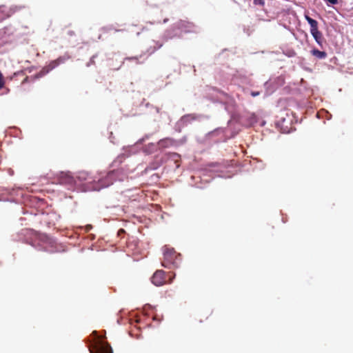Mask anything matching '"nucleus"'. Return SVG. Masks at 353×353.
Returning a JSON list of instances; mask_svg holds the SVG:
<instances>
[{
    "instance_id": "obj_1",
    "label": "nucleus",
    "mask_w": 353,
    "mask_h": 353,
    "mask_svg": "<svg viewBox=\"0 0 353 353\" xmlns=\"http://www.w3.org/2000/svg\"><path fill=\"white\" fill-rule=\"evenodd\" d=\"M122 172L120 169H113L101 176L98 181L93 183L88 181L89 174L85 171L72 173L70 171H59L52 172V183L65 186L68 190L77 192L100 191L108 188L114 181L120 180L119 174Z\"/></svg>"
},
{
    "instance_id": "obj_2",
    "label": "nucleus",
    "mask_w": 353,
    "mask_h": 353,
    "mask_svg": "<svg viewBox=\"0 0 353 353\" xmlns=\"http://www.w3.org/2000/svg\"><path fill=\"white\" fill-rule=\"evenodd\" d=\"M15 196H21L23 202L30 208V210H23V214H30L31 218H36L40 216H49V219H43L46 222L57 221L58 218H60V216L57 215L55 212H46L41 208L46 205L45 199L37 196L23 194L21 192V188H19L0 186V201L18 203L19 201L14 198Z\"/></svg>"
},
{
    "instance_id": "obj_3",
    "label": "nucleus",
    "mask_w": 353,
    "mask_h": 353,
    "mask_svg": "<svg viewBox=\"0 0 353 353\" xmlns=\"http://www.w3.org/2000/svg\"><path fill=\"white\" fill-rule=\"evenodd\" d=\"M35 231L30 228H23L19 232L12 234L11 239L14 241H21L30 245L38 251H43L48 253L64 252L65 249L60 250L57 244V239L46 233L42 234L40 239L33 238Z\"/></svg>"
},
{
    "instance_id": "obj_4",
    "label": "nucleus",
    "mask_w": 353,
    "mask_h": 353,
    "mask_svg": "<svg viewBox=\"0 0 353 353\" xmlns=\"http://www.w3.org/2000/svg\"><path fill=\"white\" fill-rule=\"evenodd\" d=\"M152 134H145L141 138L139 139L134 144L123 147L124 152L120 154L114 160L112 164L114 165H120L125 157H128L132 154H137L139 151H142L145 155H149L157 151L159 148L158 142L157 143L150 142L145 145V142L148 140Z\"/></svg>"
},
{
    "instance_id": "obj_5",
    "label": "nucleus",
    "mask_w": 353,
    "mask_h": 353,
    "mask_svg": "<svg viewBox=\"0 0 353 353\" xmlns=\"http://www.w3.org/2000/svg\"><path fill=\"white\" fill-rule=\"evenodd\" d=\"M149 311L154 314L152 316L153 321H156L158 323H160L162 321L163 316H161L160 319L159 318L158 314L156 313V307L150 304H146L144 305L143 309L137 308L136 310L130 312V313L127 316L128 323L132 326H134L136 329L140 331L141 327L139 326V324L142 323L144 319L150 316Z\"/></svg>"
},
{
    "instance_id": "obj_6",
    "label": "nucleus",
    "mask_w": 353,
    "mask_h": 353,
    "mask_svg": "<svg viewBox=\"0 0 353 353\" xmlns=\"http://www.w3.org/2000/svg\"><path fill=\"white\" fill-rule=\"evenodd\" d=\"M194 25L192 22L179 20L164 32L162 39L167 41L174 38H181L183 34L194 32Z\"/></svg>"
},
{
    "instance_id": "obj_7",
    "label": "nucleus",
    "mask_w": 353,
    "mask_h": 353,
    "mask_svg": "<svg viewBox=\"0 0 353 353\" xmlns=\"http://www.w3.org/2000/svg\"><path fill=\"white\" fill-rule=\"evenodd\" d=\"M228 166V163L224 160L221 161H210L201 165V172L203 176H210V173H215L216 174V177L228 179L232 176L224 173Z\"/></svg>"
},
{
    "instance_id": "obj_8",
    "label": "nucleus",
    "mask_w": 353,
    "mask_h": 353,
    "mask_svg": "<svg viewBox=\"0 0 353 353\" xmlns=\"http://www.w3.org/2000/svg\"><path fill=\"white\" fill-rule=\"evenodd\" d=\"M163 260L161 261V265L165 268L177 269L180 267L182 262V255L177 252L173 248L163 247Z\"/></svg>"
},
{
    "instance_id": "obj_9",
    "label": "nucleus",
    "mask_w": 353,
    "mask_h": 353,
    "mask_svg": "<svg viewBox=\"0 0 353 353\" xmlns=\"http://www.w3.org/2000/svg\"><path fill=\"white\" fill-rule=\"evenodd\" d=\"M92 334L94 339L89 346L90 353H114L111 345L106 341L105 336H100L97 331H93Z\"/></svg>"
},
{
    "instance_id": "obj_10",
    "label": "nucleus",
    "mask_w": 353,
    "mask_h": 353,
    "mask_svg": "<svg viewBox=\"0 0 353 353\" xmlns=\"http://www.w3.org/2000/svg\"><path fill=\"white\" fill-rule=\"evenodd\" d=\"M242 121V115L232 114V118L227 122V127L225 128V137L227 139H234L244 126Z\"/></svg>"
},
{
    "instance_id": "obj_11",
    "label": "nucleus",
    "mask_w": 353,
    "mask_h": 353,
    "mask_svg": "<svg viewBox=\"0 0 353 353\" xmlns=\"http://www.w3.org/2000/svg\"><path fill=\"white\" fill-rule=\"evenodd\" d=\"M304 17L310 26V32L315 42L321 48L323 49L326 46V41L321 31L319 30V22L310 17L308 14L305 13Z\"/></svg>"
},
{
    "instance_id": "obj_12",
    "label": "nucleus",
    "mask_w": 353,
    "mask_h": 353,
    "mask_svg": "<svg viewBox=\"0 0 353 353\" xmlns=\"http://www.w3.org/2000/svg\"><path fill=\"white\" fill-rule=\"evenodd\" d=\"M210 116L203 114L189 113L183 115L179 121L175 123L174 129L177 132H181L182 129L191 124L194 121H202L208 120Z\"/></svg>"
},
{
    "instance_id": "obj_13",
    "label": "nucleus",
    "mask_w": 353,
    "mask_h": 353,
    "mask_svg": "<svg viewBox=\"0 0 353 353\" xmlns=\"http://www.w3.org/2000/svg\"><path fill=\"white\" fill-rule=\"evenodd\" d=\"M285 83V76L283 74L276 77H270V79L263 83L265 88L264 98L271 96L280 87Z\"/></svg>"
},
{
    "instance_id": "obj_14",
    "label": "nucleus",
    "mask_w": 353,
    "mask_h": 353,
    "mask_svg": "<svg viewBox=\"0 0 353 353\" xmlns=\"http://www.w3.org/2000/svg\"><path fill=\"white\" fill-rule=\"evenodd\" d=\"M176 277V273L172 272L167 275V272L163 270H156L150 277L151 283L157 286H162L165 283H171Z\"/></svg>"
},
{
    "instance_id": "obj_15",
    "label": "nucleus",
    "mask_w": 353,
    "mask_h": 353,
    "mask_svg": "<svg viewBox=\"0 0 353 353\" xmlns=\"http://www.w3.org/2000/svg\"><path fill=\"white\" fill-rule=\"evenodd\" d=\"M169 159L170 156H168L167 154H160L156 155L154 159L148 164L143 170V174L147 173L148 171L157 170L163 163H166Z\"/></svg>"
},
{
    "instance_id": "obj_16",
    "label": "nucleus",
    "mask_w": 353,
    "mask_h": 353,
    "mask_svg": "<svg viewBox=\"0 0 353 353\" xmlns=\"http://www.w3.org/2000/svg\"><path fill=\"white\" fill-rule=\"evenodd\" d=\"M221 93L225 97V100L222 103V105L223 106L224 110L230 115V117L232 118V114H240L235 110L236 102L234 99L223 91H222Z\"/></svg>"
},
{
    "instance_id": "obj_17",
    "label": "nucleus",
    "mask_w": 353,
    "mask_h": 353,
    "mask_svg": "<svg viewBox=\"0 0 353 353\" xmlns=\"http://www.w3.org/2000/svg\"><path fill=\"white\" fill-rule=\"evenodd\" d=\"M23 6H12L9 10L6 11V7L4 5L0 6V22L12 16L16 12L22 9Z\"/></svg>"
},
{
    "instance_id": "obj_18",
    "label": "nucleus",
    "mask_w": 353,
    "mask_h": 353,
    "mask_svg": "<svg viewBox=\"0 0 353 353\" xmlns=\"http://www.w3.org/2000/svg\"><path fill=\"white\" fill-rule=\"evenodd\" d=\"M246 128L254 127L259 122V117L255 112H250L248 115L242 116V121Z\"/></svg>"
},
{
    "instance_id": "obj_19",
    "label": "nucleus",
    "mask_w": 353,
    "mask_h": 353,
    "mask_svg": "<svg viewBox=\"0 0 353 353\" xmlns=\"http://www.w3.org/2000/svg\"><path fill=\"white\" fill-rule=\"evenodd\" d=\"M158 145L160 148H166L170 146L176 145V141L171 137H165L158 141Z\"/></svg>"
},
{
    "instance_id": "obj_20",
    "label": "nucleus",
    "mask_w": 353,
    "mask_h": 353,
    "mask_svg": "<svg viewBox=\"0 0 353 353\" xmlns=\"http://www.w3.org/2000/svg\"><path fill=\"white\" fill-rule=\"evenodd\" d=\"M310 54L319 60L325 59L327 56V53L325 50H320L316 47H314L310 50Z\"/></svg>"
},
{
    "instance_id": "obj_21",
    "label": "nucleus",
    "mask_w": 353,
    "mask_h": 353,
    "mask_svg": "<svg viewBox=\"0 0 353 353\" xmlns=\"http://www.w3.org/2000/svg\"><path fill=\"white\" fill-rule=\"evenodd\" d=\"M275 126L277 129L281 130V133L290 134L295 130V128H292L288 125L284 126L283 123L279 122L278 120L275 121Z\"/></svg>"
},
{
    "instance_id": "obj_22",
    "label": "nucleus",
    "mask_w": 353,
    "mask_h": 353,
    "mask_svg": "<svg viewBox=\"0 0 353 353\" xmlns=\"http://www.w3.org/2000/svg\"><path fill=\"white\" fill-rule=\"evenodd\" d=\"M143 57V54H140L139 56H132V57H126L124 60L123 61L121 65L117 68V70H119L121 66L124 64L125 61H134L137 64H141L143 63L145 59H143V60L140 61V59Z\"/></svg>"
},
{
    "instance_id": "obj_23",
    "label": "nucleus",
    "mask_w": 353,
    "mask_h": 353,
    "mask_svg": "<svg viewBox=\"0 0 353 353\" xmlns=\"http://www.w3.org/2000/svg\"><path fill=\"white\" fill-rule=\"evenodd\" d=\"M15 29L12 26H5L0 29V37L10 36L14 34Z\"/></svg>"
},
{
    "instance_id": "obj_24",
    "label": "nucleus",
    "mask_w": 353,
    "mask_h": 353,
    "mask_svg": "<svg viewBox=\"0 0 353 353\" xmlns=\"http://www.w3.org/2000/svg\"><path fill=\"white\" fill-rule=\"evenodd\" d=\"M48 74V71L46 70V68H42L41 70L34 74L33 75H31V78L32 79V82L41 79V77H44Z\"/></svg>"
},
{
    "instance_id": "obj_25",
    "label": "nucleus",
    "mask_w": 353,
    "mask_h": 353,
    "mask_svg": "<svg viewBox=\"0 0 353 353\" xmlns=\"http://www.w3.org/2000/svg\"><path fill=\"white\" fill-rule=\"evenodd\" d=\"M221 133H223L225 136V128L222 127H219L215 128L214 130L208 132L207 136L208 137H213L216 136Z\"/></svg>"
},
{
    "instance_id": "obj_26",
    "label": "nucleus",
    "mask_w": 353,
    "mask_h": 353,
    "mask_svg": "<svg viewBox=\"0 0 353 353\" xmlns=\"http://www.w3.org/2000/svg\"><path fill=\"white\" fill-rule=\"evenodd\" d=\"M58 66V64H57V62L54 60H51L49 61V63L44 67L46 68V70L48 71V73L56 68Z\"/></svg>"
},
{
    "instance_id": "obj_27",
    "label": "nucleus",
    "mask_w": 353,
    "mask_h": 353,
    "mask_svg": "<svg viewBox=\"0 0 353 353\" xmlns=\"http://www.w3.org/2000/svg\"><path fill=\"white\" fill-rule=\"evenodd\" d=\"M294 85H296L299 86V88H302L305 91L307 90V89H308L307 83L303 79H301V80L299 81H298L296 83H294Z\"/></svg>"
},
{
    "instance_id": "obj_28",
    "label": "nucleus",
    "mask_w": 353,
    "mask_h": 353,
    "mask_svg": "<svg viewBox=\"0 0 353 353\" xmlns=\"http://www.w3.org/2000/svg\"><path fill=\"white\" fill-rule=\"evenodd\" d=\"M70 57L68 54H64L63 56H59L57 59H55L57 64L58 66L63 63H65L67 60H68Z\"/></svg>"
},
{
    "instance_id": "obj_29",
    "label": "nucleus",
    "mask_w": 353,
    "mask_h": 353,
    "mask_svg": "<svg viewBox=\"0 0 353 353\" xmlns=\"http://www.w3.org/2000/svg\"><path fill=\"white\" fill-rule=\"evenodd\" d=\"M157 46L153 48H150L148 50V55L153 54L156 50L160 49L163 46V43L159 41H155Z\"/></svg>"
},
{
    "instance_id": "obj_30",
    "label": "nucleus",
    "mask_w": 353,
    "mask_h": 353,
    "mask_svg": "<svg viewBox=\"0 0 353 353\" xmlns=\"http://www.w3.org/2000/svg\"><path fill=\"white\" fill-rule=\"evenodd\" d=\"M242 28L243 33H245L248 37L250 36L254 32V29L252 28L250 26H246L245 25H243Z\"/></svg>"
},
{
    "instance_id": "obj_31",
    "label": "nucleus",
    "mask_w": 353,
    "mask_h": 353,
    "mask_svg": "<svg viewBox=\"0 0 353 353\" xmlns=\"http://www.w3.org/2000/svg\"><path fill=\"white\" fill-rule=\"evenodd\" d=\"M283 54L289 58H292L296 56V52L294 49H288L283 52Z\"/></svg>"
},
{
    "instance_id": "obj_32",
    "label": "nucleus",
    "mask_w": 353,
    "mask_h": 353,
    "mask_svg": "<svg viewBox=\"0 0 353 353\" xmlns=\"http://www.w3.org/2000/svg\"><path fill=\"white\" fill-rule=\"evenodd\" d=\"M327 6L334 8L335 5L339 3V0H324Z\"/></svg>"
},
{
    "instance_id": "obj_33",
    "label": "nucleus",
    "mask_w": 353,
    "mask_h": 353,
    "mask_svg": "<svg viewBox=\"0 0 353 353\" xmlns=\"http://www.w3.org/2000/svg\"><path fill=\"white\" fill-rule=\"evenodd\" d=\"M98 57V54L96 53L94 54H93L88 62H87L86 63V67H90L92 65H94L95 61H94V59Z\"/></svg>"
},
{
    "instance_id": "obj_34",
    "label": "nucleus",
    "mask_w": 353,
    "mask_h": 353,
    "mask_svg": "<svg viewBox=\"0 0 353 353\" xmlns=\"http://www.w3.org/2000/svg\"><path fill=\"white\" fill-rule=\"evenodd\" d=\"M208 99L213 103H220L222 105V103L223 102V100H221L218 97H210Z\"/></svg>"
},
{
    "instance_id": "obj_35",
    "label": "nucleus",
    "mask_w": 353,
    "mask_h": 353,
    "mask_svg": "<svg viewBox=\"0 0 353 353\" xmlns=\"http://www.w3.org/2000/svg\"><path fill=\"white\" fill-rule=\"evenodd\" d=\"M25 74H26L25 70H21L17 71L13 73L12 76L11 77V79L13 78H16L18 76H23Z\"/></svg>"
},
{
    "instance_id": "obj_36",
    "label": "nucleus",
    "mask_w": 353,
    "mask_h": 353,
    "mask_svg": "<svg viewBox=\"0 0 353 353\" xmlns=\"http://www.w3.org/2000/svg\"><path fill=\"white\" fill-rule=\"evenodd\" d=\"M161 176L159 174L154 173L150 176V181L152 182H157L160 179Z\"/></svg>"
},
{
    "instance_id": "obj_37",
    "label": "nucleus",
    "mask_w": 353,
    "mask_h": 353,
    "mask_svg": "<svg viewBox=\"0 0 353 353\" xmlns=\"http://www.w3.org/2000/svg\"><path fill=\"white\" fill-rule=\"evenodd\" d=\"M305 91V90H303L302 88H299V86L293 89V93L297 94H302Z\"/></svg>"
},
{
    "instance_id": "obj_38",
    "label": "nucleus",
    "mask_w": 353,
    "mask_h": 353,
    "mask_svg": "<svg viewBox=\"0 0 353 353\" xmlns=\"http://www.w3.org/2000/svg\"><path fill=\"white\" fill-rule=\"evenodd\" d=\"M253 3L255 6H265V0H253Z\"/></svg>"
},
{
    "instance_id": "obj_39",
    "label": "nucleus",
    "mask_w": 353,
    "mask_h": 353,
    "mask_svg": "<svg viewBox=\"0 0 353 353\" xmlns=\"http://www.w3.org/2000/svg\"><path fill=\"white\" fill-rule=\"evenodd\" d=\"M5 84L4 77L1 71L0 70V90L3 88Z\"/></svg>"
},
{
    "instance_id": "obj_40",
    "label": "nucleus",
    "mask_w": 353,
    "mask_h": 353,
    "mask_svg": "<svg viewBox=\"0 0 353 353\" xmlns=\"http://www.w3.org/2000/svg\"><path fill=\"white\" fill-rule=\"evenodd\" d=\"M261 94V92L260 91H258V90H251L250 92V94L252 97H258Z\"/></svg>"
},
{
    "instance_id": "obj_41",
    "label": "nucleus",
    "mask_w": 353,
    "mask_h": 353,
    "mask_svg": "<svg viewBox=\"0 0 353 353\" xmlns=\"http://www.w3.org/2000/svg\"><path fill=\"white\" fill-rule=\"evenodd\" d=\"M30 81L32 82V79L31 78V76H26L22 81V84L28 83Z\"/></svg>"
},
{
    "instance_id": "obj_42",
    "label": "nucleus",
    "mask_w": 353,
    "mask_h": 353,
    "mask_svg": "<svg viewBox=\"0 0 353 353\" xmlns=\"http://www.w3.org/2000/svg\"><path fill=\"white\" fill-rule=\"evenodd\" d=\"M112 29V26H103L101 28V30L102 31H103L104 32H107L108 31H109Z\"/></svg>"
},
{
    "instance_id": "obj_43",
    "label": "nucleus",
    "mask_w": 353,
    "mask_h": 353,
    "mask_svg": "<svg viewBox=\"0 0 353 353\" xmlns=\"http://www.w3.org/2000/svg\"><path fill=\"white\" fill-rule=\"evenodd\" d=\"M129 335L130 337L135 338V339H140L141 338V334H134L132 331L129 332Z\"/></svg>"
},
{
    "instance_id": "obj_44",
    "label": "nucleus",
    "mask_w": 353,
    "mask_h": 353,
    "mask_svg": "<svg viewBox=\"0 0 353 353\" xmlns=\"http://www.w3.org/2000/svg\"><path fill=\"white\" fill-rule=\"evenodd\" d=\"M323 114H325L324 116L326 117V119L327 120L331 119L332 114L327 110H324Z\"/></svg>"
},
{
    "instance_id": "obj_45",
    "label": "nucleus",
    "mask_w": 353,
    "mask_h": 353,
    "mask_svg": "<svg viewBox=\"0 0 353 353\" xmlns=\"http://www.w3.org/2000/svg\"><path fill=\"white\" fill-rule=\"evenodd\" d=\"M145 106L146 108H148V107H152L153 108H154L157 111V112H159V108L158 107H154L153 105H151L150 103L147 102L145 104Z\"/></svg>"
},
{
    "instance_id": "obj_46",
    "label": "nucleus",
    "mask_w": 353,
    "mask_h": 353,
    "mask_svg": "<svg viewBox=\"0 0 353 353\" xmlns=\"http://www.w3.org/2000/svg\"><path fill=\"white\" fill-rule=\"evenodd\" d=\"M108 139H110V141L111 143H114V144L115 143H114V135H113L112 132H110L109 133Z\"/></svg>"
},
{
    "instance_id": "obj_47",
    "label": "nucleus",
    "mask_w": 353,
    "mask_h": 353,
    "mask_svg": "<svg viewBox=\"0 0 353 353\" xmlns=\"http://www.w3.org/2000/svg\"><path fill=\"white\" fill-rule=\"evenodd\" d=\"M83 228L85 231H89L93 228V226L91 224H87V225H84Z\"/></svg>"
},
{
    "instance_id": "obj_48",
    "label": "nucleus",
    "mask_w": 353,
    "mask_h": 353,
    "mask_svg": "<svg viewBox=\"0 0 353 353\" xmlns=\"http://www.w3.org/2000/svg\"><path fill=\"white\" fill-rule=\"evenodd\" d=\"M34 69H35L34 66H30V67H28L27 68H26L24 70H25V72L28 71L29 73H31L34 70Z\"/></svg>"
},
{
    "instance_id": "obj_49",
    "label": "nucleus",
    "mask_w": 353,
    "mask_h": 353,
    "mask_svg": "<svg viewBox=\"0 0 353 353\" xmlns=\"http://www.w3.org/2000/svg\"><path fill=\"white\" fill-rule=\"evenodd\" d=\"M258 123H259V125H260L261 127H263V126H265V124H266V121H265V120H264V119H262V120H261V121H259V122H258Z\"/></svg>"
},
{
    "instance_id": "obj_50",
    "label": "nucleus",
    "mask_w": 353,
    "mask_h": 353,
    "mask_svg": "<svg viewBox=\"0 0 353 353\" xmlns=\"http://www.w3.org/2000/svg\"><path fill=\"white\" fill-rule=\"evenodd\" d=\"M16 131H17L16 133L14 134H13L12 136L14 137H19V139H21V137H19V134L21 133V130L17 129Z\"/></svg>"
},
{
    "instance_id": "obj_51",
    "label": "nucleus",
    "mask_w": 353,
    "mask_h": 353,
    "mask_svg": "<svg viewBox=\"0 0 353 353\" xmlns=\"http://www.w3.org/2000/svg\"><path fill=\"white\" fill-rule=\"evenodd\" d=\"M88 239H89L91 241H93L95 239V234H89L88 235Z\"/></svg>"
},
{
    "instance_id": "obj_52",
    "label": "nucleus",
    "mask_w": 353,
    "mask_h": 353,
    "mask_svg": "<svg viewBox=\"0 0 353 353\" xmlns=\"http://www.w3.org/2000/svg\"><path fill=\"white\" fill-rule=\"evenodd\" d=\"M279 122L284 123L286 121V119L285 117H281L278 120Z\"/></svg>"
},
{
    "instance_id": "obj_53",
    "label": "nucleus",
    "mask_w": 353,
    "mask_h": 353,
    "mask_svg": "<svg viewBox=\"0 0 353 353\" xmlns=\"http://www.w3.org/2000/svg\"><path fill=\"white\" fill-rule=\"evenodd\" d=\"M68 34L70 35V36H73L75 34L73 30H69L68 32Z\"/></svg>"
},
{
    "instance_id": "obj_54",
    "label": "nucleus",
    "mask_w": 353,
    "mask_h": 353,
    "mask_svg": "<svg viewBox=\"0 0 353 353\" xmlns=\"http://www.w3.org/2000/svg\"><path fill=\"white\" fill-rule=\"evenodd\" d=\"M8 174L10 175V176H12L14 174V170H12V169H9L8 170Z\"/></svg>"
},
{
    "instance_id": "obj_55",
    "label": "nucleus",
    "mask_w": 353,
    "mask_h": 353,
    "mask_svg": "<svg viewBox=\"0 0 353 353\" xmlns=\"http://www.w3.org/2000/svg\"><path fill=\"white\" fill-rule=\"evenodd\" d=\"M282 26L286 30H290V27L286 24H283Z\"/></svg>"
},
{
    "instance_id": "obj_56",
    "label": "nucleus",
    "mask_w": 353,
    "mask_h": 353,
    "mask_svg": "<svg viewBox=\"0 0 353 353\" xmlns=\"http://www.w3.org/2000/svg\"><path fill=\"white\" fill-rule=\"evenodd\" d=\"M117 323L119 324V325H121V319L120 318L117 319Z\"/></svg>"
},
{
    "instance_id": "obj_57",
    "label": "nucleus",
    "mask_w": 353,
    "mask_h": 353,
    "mask_svg": "<svg viewBox=\"0 0 353 353\" xmlns=\"http://www.w3.org/2000/svg\"><path fill=\"white\" fill-rule=\"evenodd\" d=\"M227 50H228L227 49H224V50H222V52H221V53H219V57H220V56H221V55H222V54H223V53H224L225 51H227Z\"/></svg>"
},
{
    "instance_id": "obj_58",
    "label": "nucleus",
    "mask_w": 353,
    "mask_h": 353,
    "mask_svg": "<svg viewBox=\"0 0 353 353\" xmlns=\"http://www.w3.org/2000/svg\"><path fill=\"white\" fill-rule=\"evenodd\" d=\"M169 21L168 18H165L163 21V23H166Z\"/></svg>"
},
{
    "instance_id": "obj_59",
    "label": "nucleus",
    "mask_w": 353,
    "mask_h": 353,
    "mask_svg": "<svg viewBox=\"0 0 353 353\" xmlns=\"http://www.w3.org/2000/svg\"><path fill=\"white\" fill-rule=\"evenodd\" d=\"M283 99H282V98H279V99H278V101H277V103H278V105H279L280 103H281V102L283 101Z\"/></svg>"
},
{
    "instance_id": "obj_60",
    "label": "nucleus",
    "mask_w": 353,
    "mask_h": 353,
    "mask_svg": "<svg viewBox=\"0 0 353 353\" xmlns=\"http://www.w3.org/2000/svg\"><path fill=\"white\" fill-rule=\"evenodd\" d=\"M321 117H322V116L321 115V113H320V112H318V113L316 114V117H317L318 119H321Z\"/></svg>"
},
{
    "instance_id": "obj_61",
    "label": "nucleus",
    "mask_w": 353,
    "mask_h": 353,
    "mask_svg": "<svg viewBox=\"0 0 353 353\" xmlns=\"http://www.w3.org/2000/svg\"><path fill=\"white\" fill-rule=\"evenodd\" d=\"M305 70L306 71H310V72H311V71H312V69H311V68H305Z\"/></svg>"
},
{
    "instance_id": "obj_62",
    "label": "nucleus",
    "mask_w": 353,
    "mask_h": 353,
    "mask_svg": "<svg viewBox=\"0 0 353 353\" xmlns=\"http://www.w3.org/2000/svg\"><path fill=\"white\" fill-rule=\"evenodd\" d=\"M181 142H185L186 141V138L185 137H183V139H181Z\"/></svg>"
},
{
    "instance_id": "obj_63",
    "label": "nucleus",
    "mask_w": 353,
    "mask_h": 353,
    "mask_svg": "<svg viewBox=\"0 0 353 353\" xmlns=\"http://www.w3.org/2000/svg\"><path fill=\"white\" fill-rule=\"evenodd\" d=\"M146 327H152V325H151V324H148V325H146Z\"/></svg>"
},
{
    "instance_id": "obj_64",
    "label": "nucleus",
    "mask_w": 353,
    "mask_h": 353,
    "mask_svg": "<svg viewBox=\"0 0 353 353\" xmlns=\"http://www.w3.org/2000/svg\"><path fill=\"white\" fill-rule=\"evenodd\" d=\"M101 39V34H99L98 37V39Z\"/></svg>"
}]
</instances>
